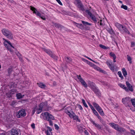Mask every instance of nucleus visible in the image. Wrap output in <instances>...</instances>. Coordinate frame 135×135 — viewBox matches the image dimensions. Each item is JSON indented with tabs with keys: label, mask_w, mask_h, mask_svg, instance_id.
<instances>
[{
	"label": "nucleus",
	"mask_w": 135,
	"mask_h": 135,
	"mask_svg": "<svg viewBox=\"0 0 135 135\" xmlns=\"http://www.w3.org/2000/svg\"><path fill=\"white\" fill-rule=\"evenodd\" d=\"M118 131L122 133H124L126 132V129L124 128L119 127L118 129L117 130Z\"/></svg>",
	"instance_id": "obj_28"
},
{
	"label": "nucleus",
	"mask_w": 135,
	"mask_h": 135,
	"mask_svg": "<svg viewBox=\"0 0 135 135\" xmlns=\"http://www.w3.org/2000/svg\"><path fill=\"white\" fill-rule=\"evenodd\" d=\"M16 103V101L13 100L12 102L11 103V106H13L15 105V104Z\"/></svg>",
	"instance_id": "obj_54"
},
{
	"label": "nucleus",
	"mask_w": 135,
	"mask_h": 135,
	"mask_svg": "<svg viewBox=\"0 0 135 135\" xmlns=\"http://www.w3.org/2000/svg\"><path fill=\"white\" fill-rule=\"evenodd\" d=\"M83 125L81 126H79L78 127V130L80 132H81L83 131V129L84 128L83 127Z\"/></svg>",
	"instance_id": "obj_33"
},
{
	"label": "nucleus",
	"mask_w": 135,
	"mask_h": 135,
	"mask_svg": "<svg viewBox=\"0 0 135 135\" xmlns=\"http://www.w3.org/2000/svg\"><path fill=\"white\" fill-rule=\"evenodd\" d=\"M54 126L55 128V129L57 130H58L59 129V127L58 126V125L56 124H55Z\"/></svg>",
	"instance_id": "obj_57"
},
{
	"label": "nucleus",
	"mask_w": 135,
	"mask_h": 135,
	"mask_svg": "<svg viewBox=\"0 0 135 135\" xmlns=\"http://www.w3.org/2000/svg\"><path fill=\"white\" fill-rule=\"evenodd\" d=\"M99 114L102 115H104V113L101 108L100 107L99 108L96 109Z\"/></svg>",
	"instance_id": "obj_25"
},
{
	"label": "nucleus",
	"mask_w": 135,
	"mask_h": 135,
	"mask_svg": "<svg viewBox=\"0 0 135 135\" xmlns=\"http://www.w3.org/2000/svg\"><path fill=\"white\" fill-rule=\"evenodd\" d=\"M89 104L92 110L94 109V108L90 103H89Z\"/></svg>",
	"instance_id": "obj_59"
},
{
	"label": "nucleus",
	"mask_w": 135,
	"mask_h": 135,
	"mask_svg": "<svg viewBox=\"0 0 135 135\" xmlns=\"http://www.w3.org/2000/svg\"><path fill=\"white\" fill-rule=\"evenodd\" d=\"M37 107H34L33 108L32 111V114L33 115L35 113V112L36 111Z\"/></svg>",
	"instance_id": "obj_49"
},
{
	"label": "nucleus",
	"mask_w": 135,
	"mask_h": 135,
	"mask_svg": "<svg viewBox=\"0 0 135 135\" xmlns=\"http://www.w3.org/2000/svg\"><path fill=\"white\" fill-rule=\"evenodd\" d=\"M127 58L128 60V61H129V63L130 64L131 63L132 61H131L132 59H131V57L130 56H129L128 55H127Z\"/></svg>",
	"instance_id": "obj_44"
},
{
	"label": "nucleus",
	"mask_w": 135,
	"mask_h": 135,
	"mask_svg": "<svg viewBox=\"0 0 135 135\" xmlns=\"http://www.w3.org/2000/svg\"><path fill=\"white\" fill-rule=\"evenodd\" d=\"M131 99L129 97H126L122 99V102L126 107H129Z\"/></svg>",
	"instance_id": "obj_6"
},
{
	"label": "nucleus",
	"mask_w": 135,
	"mask_h": 135,
	"mask_svg": "<svg viewBox=\"0 0 135 135\" xmlns=\"http://www.w3.org/2000/svg\"><path fill=\"white\" fill-rule=\"evenodd\" d=\"M78 108L80 110H82L83 109L82 106L80 105H77Z\"/></svg>",
	"instance_id": "obj_58"
},
{
	"label": "nucleus",
	"mask_w": 135,
	"mask_h": 135,
	"mask_svg": "<svg viewBox=\"0 0 135 135\" xmlns=\"http://www.w3.org/2000/svg\"><path fill=\"white\" fill-rule=\"evenodd\" d=\"M131 101L134 107H135V102H134V100L133 99H131Z\"/></svg>",
	"instance_id": "obj_51"
},
{
	"label": "nucleus",
	"mask_w": 135,
	"mask_h": 135,
	"mask_svg": "<svg viewBox=\"0 0 135 135\" xmlns=\"http://www.w3.org/2000/svg\"><path fill=\"white\" fill-rule=\"evenodd\" d=\"M93 104L96 109L100 107L99 105L95 102H93Z\"/></svg>",
	"instance_id": "obj_37"
},
{
	"label": "nucleus",
	"mask_w": 135,
	"mask_h": 135,
	"mask_svg": "<svg viewBox=\"0 0 135 135\" xmlns=\"http://www.w3.org/2000/svg\"><path fill=\"white\" fill-rule=\"evenodd\" d=\"M91 7H90V9L88 10H86L85 11L88 14L90 17L93 15L92 13L93 9H91Z\"/></svg>",
	"instance_id": "obj_22"
},
{
	"label": "nucleus",
	"mask_w": 135,
	"mask_h": 135,
	"mask_svg": "<svg viewBox=\"0 0 135 135\" xmlns=\"http://www.w3.org/2000/svg\"><path fill=\"white\" fill-rule=\"evenodd\" d=\"M127 86L128 89V91L129 90L131 91H133V89L132 88V86L129 83L128 81H126V82Z\"/></svg>",
	"instance_id": "obj_17"
},
{
	"label": "nucleus",
	"mask_w": 135,
	"mask_h": 135,
	"mask_svg": "<svg viewBox=\"0 0 135 135\" xmlns=\"http://www.w3.org/2000/svg\"><path fill=\"white\" fill-rule=\"evenodd\" d=\"M45 133L47 135H52L51 132H49L48 130L46 131Z\"/></svg>",
	"instance_id": "obj_53"
},
{
	"label": "nucleus",
	"mask_w": 135,
	"mask_h": 135,
	"mask_svg": "<svg viewBox=\"0 0 135 135\" xmlns=\"http://www.w3.org/2000/svg\"><path fill=\"white\" fill-rule=\"evenodd\" d=\"M109 124L112 128L117 131L119 127L118 125L113 123H110Z\"/></svg>",
	"instance_id": "obj_19"
},
{
	"label": "nucleus",
	"mask_w": 135,
	"mask_h": 135,
	"mask_svg": "<svg viewBox=\"0 0 135 135\" xmlns=\"http://www.w3.org/2000/svg\"><path fill=\"white\" fill-rule=\"evenodd\" d=\"M24 96V95H22L20 93H18L16 94V96L17 97V99H20L21 98H23Z\"/></svg>",
	"instance_id": "obj_23"
},
{
	"label": "nucleus",
	"mask_w": 135,
	"mask_h": 135,
	"mask_svg": "<svg viewBox=\"0 0 135 135\" xmlns=\"http://www.w3.org/2000/svg\"><path fill=\"white\" fill-rule=\"evenodd\" d=\"M90 120L93 125H94L98 129H102V127L99 124L95 123V122L93 121L91 119H90Z\"/></svg>",
	"instance_id": "obj_16"
},
{
	"label": "nucleus",
	"mask_w": 135,
	"mask_h": 135,
	"mask_svg": "<svg viewBox=\"0 0 135 135\" xmlns=\"http://www.w3.org/2000/svg\"><path fill=\"white\" fill-rule=\"evenodd\" d=\"M6 95L7 96V97L10 98L12 97V95L9 91L8 92V93H7L6 94Z\"/></svg>",
	"instance_id": "obj_50"
},
{
	"label": "nucleus",
	"mask_w": 135,
	"mask_h": 135,
	"mask_svg": "<svg viewBox=\"0 0 135 135\" xmlns=\"http://www.w3.org/2000/svg\"><path fill=\"white\" fill-rule=\"evenodd\" d=\"M120 31L122 32H124L128 34H130V32L129 31L127 28H126L125 26L123 25L122 26Z\"/></svg>",
	"instance_id": "obj_12"
},
{
	"label": "nucleus",
	"mask_w": 135,
	"mask_h": 135,
	"mask_svg": "<svg viewBox=\"0 0 135 135\" xmlns=\"http://www.w3.org/2000/svg\"><path fill=\"white\" fill-rule=\"evenodd\" d=\"M82 23L85 26H86V25H91V24L87 22H85L84 21H82Z\"/></svg>",
	"instance_id": "obj_41"
},
{
	"label": "nucleus",
	"mask_w": 135,
	"mask_h": 135,
	"mask_svg": "<svg viewBox=\"0 0 135 135\" xmlns=\"http://www.w3.org/2000/svg\"><path fill=\"white\" fill-rule=\"evenodd\" d=\"M40 105V107L44 110H48L52 108L51 107L48 106L47 103L46 101L41 103Z\"/></svg>",
	"instance_id": "obj_8"
},
{
	"label": "nucleus",
	"mask_w": 135,
	"mask_h": 135,
	"mask_svg": "<svg viewBox=\"0 0 135 135\" xmlns=\"http://www.w3.org/2000/svg\"><path fill=\"white\" fill-rule=\"evenodd\" d=\"M65 59L68 63H70L71 61V59L70 57H65Z\"/></svg>",
	"instance_id": "obj_34"
},
{
	"label": "nucleus",
	"mask_w": 135,
	"mask_h": 135,
	"mask_svg": "<svg viewBox=\"0 0 135 135\" xmlns=\"http://www.w3.org/2000/svg\"><path fill=\"white\" fill-rule=\"evenodd\" d=\"M17 83L12 82L10 83V88L12 87L16 88L17 87Z\"/></svg>",
	"instance_id": "obj_29"
},
{
	"label": "nucleus",
	"mask_w": 135,
	"mask_h": 135,
	"mask_svg": "<svg viewBox=\"0 0 135 135\" xmlns=\"http://www.w3.org/2000/svg\"><path fill=\"white\" fill-rule=\"evenodd\" d=\"M115 25L116 27L120 31L121 30V28L122 25H121L118 23L116 22L115 23Z\"/></svg>",
	"instance_id": "obj_27"
},
{
	"label": "nucleus",
	"mask_w": 135,
	"mask_h": 135,
	"mask_svg": "<svg viewBox=\"0 0 135 135\" xmlns=\"http://www.w3.org/2000/svg\"><path fill=\"white\" fill-rule=\"evenodd\" d=\"M109 124L112 128L117 131L119 127L118 125L113 123H110Z\"/></svg>",
	"instance_id": "obj_21"
},
{
	"label": "nucleus",
	"mask_w": 135,
	"mask_h": 135,
	"mask_svg": "<svg viewBox=\"0 0 135 135\" xmlns=\"http://www.w3.org/2000/svg\"><path fill=\"white\" fill-rule=\"evenodd\" d=\"M122 73L124 77H126L127 75V73L125 68L122 69Z\"/></svg>",
	"instance_id": "obj_35"
},
{
	"label": "nucleus",
	"mask_w": 135,
	"mask_h": 135,
	"mask_svg": "<svg viewBox=\"0 0 135 135\" xmlns=\"http://www.w3.org/2000/svg\"><path fill=\"white\" fill-rule=\"evenodd\" d=\"M109 68H110V69L112 71H114L115 68L113 66H112V65L110 66H109Z\"/></svg>",
	"instance_id": "obj_56"
},
{
	"label": "nucleus",
	"mask_w": 135,
	"mask_h": 135,
	"mask_svg": "<svg viewBox=\"0 0 135 135\" xmlns=\"http://www.w3.org/2000/svg\"><path fill=\"white\" fill-rule=\"evenodd\" d=\"M31 126L32 127V128L35 129V126L34 123H33L31 125Z\"/></svg>",
	"instance_id": "obj_63"
},
{
	"label": "nucleus",
	"mask_w": 135,
	"mask_h": 135,
	"mask_svg": "<svg viewBox=\"0 0 135 135\" xmlns=\"http://www.w3.org/2000/svg\"><path fill=\"white\" fill-rule=\"evenodd\" d=\"M90 84L92 90L94 91L97 95L99 96H100L101 94L100 91L95 87V84L92 82H91Z\"/></svg>",
	"instance_id": "obj_3"
},
{
	"label": "nucleus",
	"mask_w": 135,
	"mask_h": 135,
	"mask_svg": "<svg viewBox=\"0 0 135 135\" xmlns=\"http://www.w3.org/2000/svg\"><path fill=\"white\" fill-rule=\"evenodd\" d=\"M126 3L129 5H131L132 2L131 0H125Z\"/></svg>",
	"instance_id": "obj_36"
},
{
	"label": "nucleus",
	"mask_w": 135,
	"mask_h": 135,
	"mask_svg": "<svg viewBox=\"0 0 135 135\" xmlns=\"http://www.w3.org/2000/svg\"><path fill=\"white\" fill-rule=\"evenodd\" d=\"M92 20L95 23L97 22L96 18L95 16L93 15H92L90 17Z\"/></svg>",
	"instance_id": "obj_32"
},
{
	"label": "nucleus",
	"mask_w": 135,
	"mask_h": 135,
	"mask_svg": "<svg viewBox=\"0 0 135 135\" xmlns=\"http://www.w3.org/2000/svg\"><path fill=\"white\" fill-rule=\"evenodd\" d=\"M120 31L122 32H124L128 34H130V32L129 31L127 28H126L125 26L123 25L122 26Z\"/></svg>",
	"instance_id": "obj_13"
},
{
	"label": "nucleus",
	"mask_w": 135,
	"mask_h": 135,
	"mask_svg": "<svg viewBox=\"0 0 135 135\" xmlns=\"http://www.w3.org/2000/svg\"><path fill=\"white\" fill-rule=\"evenodd\" d=\"M42 49L43 50L48 54L51 57L53 58L54 60L56 61L57 60L58 57L55 54H54L50 50L46 49V48H42Z\"/></svg>",
	"instance_id": "obj_2"
},
{
	"label": "nucleus",
	"mask_w": 135,
	"mask_h": 135,
	"mask_svg": "<svg viewBox=\"0 0 135 135\" xmlns=\"http://www.w3.org/2000/svg\"><path fill=\"white\" fill-rule=\"evenodd\" d=\"M57 2L61 5H62V3L61 2L60 0H56Z\"/></svg>",
	"instance_id": "obj_61"
},
{
	"label": "nucleus",
	"mask_w": 135,
	"mask_h": 135,
	"mask_svg": "<svg viewBox=\"0 0 135 135\" xmlns=\"http://www.w3.org/2000/svg\"><path fill=\"white\" fill-rule=\"evenodd\" d=\"M99 46L101 48L104 49H109V47H107L103 45L102 44L99 45Z\"/></svg>",
	"instance_id": "obj_38"
},
{
	"label": "nucleus",
	"mask_w": 135,
	"mask_h": 135,
	"mask_svg": "<svg viewBox=\"0 0 135 135\" xmlns=\"http://www.w3.org/2000/svg\"><path fill=\"white\" fill-rule=\"evenodd\" d=\"M4 45L6 47H7V48L8 49V50H10V49H9V47L7 45V44H6L7 43L6 42V41H5V40H4Z\"/></svg>",
	"instance_id": "obj_46"
},
{
	"label": "nucleus",
	"mask_w": 135,
	"mask_h": 135,
	"mask_svg": "<svg viewBox=\"0 0 135 135\" xmlns=\"http://www.w3.org/2000/svg\"><path fill=\"white\" fill-rule=\"evenodd\" d=\"M120 31L122 32H124L128 34H130V32L129 31L127 28H126L125 26L123 25L122 26Z\"/></svg>",
	"instance_id": "obj_14"
},
{
	"label": "nucleus",
	"mask_w": 135,
	"mask_h": 135,
	"mask_svg": "<svg viewBox=\"0 0 135 135\" xmlns=\"http://www.w3.org/2000/svg\"><path fill=\"white\" fill-rule=\"evenodd\" d=\"M17 90L15 89H13L10 90L9 91L12 94H13L17 92Z\"/></svg>",
	"instance_id": "obj_39"
},
{
	"label": "nucleus",
	"mask_w": 135,
	"mask_h": 135,
	"mask_svg": "<svg viewBox=\"0 0 135 135\" xmlns=\"http://www.w3.org/2000/svg\"><path fill=\"white\" fill-rule=\"evenodd\" d=\"M3 40H5V41H6V42L7 43H8L9 45H10V46L11 47H12L13 48H14V47L13 46H12V45L11 44V43L9 41H8L4 38H3Z\"/></svg>",
	"instance_id": "obj_40"
},
{
	"label": "nucleus",
	"mask_w": 135,
	"mask_h": 135,
	"mask_svg": "<svg viewBox=\"0 0 135 135\" xmlns=\"http://www.w3.org/2000/svg\"><path fill=\"white\" fill-rule=\"evenodd\" d=\"M76 77H77L78 79V81H79L80 82L82 85L85 88H86L88 86L86 83H85L83 78L81 77L80 75H76Z\"/></svg>",
	"instance_id": "obj_10"
},
{
	"label": "nucleus",
	"mask_w": 135,
	"mask_h": 135,
	"mask_svg": "<svg viewBox=\"0 0 135 135\" xmlns=\"http://www.w3.org/2000/svg\"><path fill=\"white\" fill-rule=\"evenodd\" d=\"M119 85L120 87L124 89L126 91H128V89L126 86L125 85L122 84H119Z\"/></svg>",
	"instance_id": "obj_30"
},
{
	"label": "nucleus",
	"mask_w": 135,
	"mask_h": 135,
	"mask_svg": "<svg viewBox=\"0 0 135 135\" xmlns=\"http://www.w3.org/2000/svg\"><path fill=\"white\" fill-rule=\"evenodd\" d=\"M65 112L69 115L70 117L71 118L72 117V116H73V115L71 114L70 112L68 110H65Z\"/></svg>",
	"instance_id": "obj_42"
},
{
	"label": "nucleus",
	"mask_w": 135,
	"mask_h": 135,
	"mask_svg": "<svg viewBox=\"0 0 135 135\" xmlns=\"http://www.w3.org/2000/svg\"><path fill=\"white\" fill-rule=\"evenodd\" d=\"M118 74L119 77L121 78V79H122L123 78V76L122 75L121 72L120 71H118Z\"/></svg>",
	"instance_id": "obj_43"
},
{
	"label": "nucleus",
	"mask_w": 135,
	"mask_h": 135,
	"mask_svg": "<svg viewBox=\"0 0 135 135\" xmlns=\"http://www.w3.org/2000/svg\"><path fill=\"white\" fill-rule=\"evenodd\" d=\"M84 133L85 135H89V133L86 130H85Z\"/></svg>",
	"instance_id": "obj_64"
},
{
	"label": "nucleus",
	"mask_w": 135,
	"mask_h": 135,
	"mask_svg": "<svg viewBox=\"0 0 135 135\" xmlns=\"http://www.w3.org/2000/svg\"><path fill=\"white\" fill-rule=\"evenodd\" d=\"M12 71V68H9L8 69V73L9 74L11 73Z\"/></svg>",
	"instance_id": "obj_60"
},
{
	"label": "nucleus",
	"mask_w": 135,
	"mask_h": 135,
	"mask_svg": "<svg viewBox=\"0 0 135 135\" xmlns=\"http://www.w3.org/2000/svg\"><path fill=\"white\" fill-rule=\"evenodd\" d=\"M3 34L6 36L7 38L9 39H12L13 38V35L11 32L7 29H3L2 31Z\"/></svg>",
	"instance_id": "obj_1"
},
{
	"label": "nucleus",
	"mask_w": 135,
	"mask_h": 135,
	"mask_svg": "<svg viewBox=\"0 0 135 135\" xmlns=\"http://www.w3.org/2000/svg\"><path fill=\"white\" fill-rule=\"evenodd\" d=\"M92 110L93 111V113L96 116H98L99 114L97 112V111L95 110V109H94V110Z\"/></svg>",
	"instance_id": "obj_52"
},
{
	"label": "nucleus",
	"mask_w": 135,
	"mask_h": 135,
	"mask_svg": "<svg viewBox=\"0 0 135 135\" xmlns=\"http://www.w3.org/2000/svg\"><path fill=\"white\" fill-rule=\"evenodd\" d=\"M41 115L43 116H45L46 117L45 120L47 121L54 120L55 119L54 117L48 112L42 113Z\"/></svg>",
	"instance_id": "obj_4"
},
{
	"label": "nucleus",
	"mask_w": 135,
	"mask_h": 135,
	"mask_svg": "<svg viewBox=\"0 0 135 135\" xmlns=\"http://www.w3.org/2000/svg\"><path fill=\"white\" fill-rule=\"evenodd\" d=\"M76 6L79 10L83 11L85 10L84 5L80 0H76Z\"/></svg>",
	"instance_id": "obj_9"
},
{
	"label": "nucleus",
	"mask_w": 135,
	"mask_h": 135,
	"mask_svg": "<svg viewBox=\"0 0 135 135\" xmlns=\"http://www.w3.org/2000/svg\"><path fill=\"white\" fill-rule=\"evenodd\" d=\"M53 24V26H55L56 27L58 28H60V30H61L62 29L64 28V27L61 25L60 24L57 23H55L52 22Z\"/></svg>",
	"instance_id": "obj_15"
},
{
	"label": "nucleus",
	"mask_w": 135,
	"mask_h": 135,
	"mask_svg": "<svg viewBox=\"0 0 135 135\" xmlns=\"http://www.w3.org/2000/svg\"><path fill=\"white\" fill-rule=\"evenodd\" d=\"M135 46V43L134 42H131V47H133L134 46Z\"/></svg>",
	"instance_id": "obj_62"
},
{
	"label": "nucleus",
	"mask_w": 135,
	"mask_h": 135,
	"mask_svg": "<svg viewBox=\"0 0 135 135\" xmlns=\"http://www.w3.org/2000/svg\"><path fill=\"white\" fill-rule=\"evenodd\" d=\"M109 54H110V56L112 57H113V58H114V59H115V58L116 57L114 53H113L112 52H111Z\"/></svg>",
	"instance_id": "obj_47"
},
{
	"label": "nucleus",
	"mask_w": 135,
	"mask_h": 135,
	"mask_svg": "<svg viewBox=\"0 0 135 135\" xmlns=\"http://www.w3.org/2000/svg\"><path fill=\"white\" fill-rule=\"evenodd\" d=\"M26 113L25 109H21L18 112L17 116L18 118H22L26 116Z\"/></svg>",
	"instance_id": "obj_7"
},
{
	"label": "nucleus",
	"mask_w": 135,
	"mask_h": 135,
	"mask_svg": "<svg viewBox=\"0 0 135 135\" xmlns=\"http://www.w3.org/2000/svg\"><path fill=\"white\" fill-rule=\"evenodd\" d=\"M89 65L90 66H91L94 68L95 69L97 70H99L101 71V69L99 67L97 66L96 65H94L91 63H90L89 64Z\"/></svg>",
	"instance_id": "obj_24"
},
{
	"label": "nucleus",
	"mask_w": 135,
	"mask_h": 135,
	"mask_svg": "<svg viewBox=\"0 0 135 135\" xmlns=\"http://www.w3.org/2000/svg\"><path fill=\"white\" fill-rule=\"evenodd\" d=\"M38 106L39 107V108H38L37 107L36 113L37 114L40 113L42 112V108L40 107V105H39Z\"/></svg>",
	"instance_id": "obj_26"
},
{
	"label": "nucleus",
	"mask_w": 135,
	"mask_h": 135,
	"mask_svg": "<svg viewBox=\"0 0 135 135\" xmlns=\"http://www.w3.org/2000/svg\"><path fill=\"white\" fill-rule=\"evenodd\" d=\"M30 9L33 11V13H35L37 16L40 17L42 19L44 20H45L46 18L44 16H42L41 14L37 9L31 6L30 7Z\"/></svg>",
	"instance_id": "obj_5"
},
{
	"label": "nucleus",
	"mask_w": 135,
	"mask_h": 135,
	"mask_svg": "<svg viewBox=\"0 0 135 135\" xmlns=\"http://www.w3.org/2000/svg\"><path fill=\"white\" fill-rule=\"evenodd\" d=\"M109 124L112 128L117 131L119 127L118 125L113 123H110Z\"/></svg>",
	"instance_id": "obj_18"
},
{
	"label": "nucleus",
	"mask_w": 135,
	"mask_h": 135,
	"mask_svg": "<svg viewBox=\"0 0 135 135\" xmlns=\"http://www.w3.org/2000/svg\"><path fill=\"white\" fill-rule=\"evenodd\" d=\"M82 103L84 105V106L86 108L88 107V106L87 105V104H86L85 100L84 99H83L82 100Z\"/></svg>",
	"instance_id": "obj_48"
},
{
	"label": "nucleus",
	"mask_w": 135,
	"mask_h": 135,
	"mask_svg": "<svg viewBox=\"0 0 135 135\" xmlns=\"http://www.w3.org/2000/svg\"><path fill=\"white\" fill-rule=\"evenodd\" d=\"M121 8L126 10H127L128 9L126 5H124L123 4H122L121 6Z\"/></svg>",
	"instance_id": "obj_45"
},
{
	"label": "nucleus",
	"mask_w": 135,
	"mask_h": 135,
	"mask_svg": "<svg viewBox=\"0 0 135 135\" xmlns=\"http://www.w3.org/2000/svg\"><path fill=\"white\" fill-rule=\"evenodd\" d=\"M109 124L112 128L117 131L119 127L118 125L113 123H110Z\"/></svg>",
	"instance_id": "obj_20"
},
{
	"label": "nucleus",
	"mask_w": 135,
	"mask_h": 135,
	"mask_svg": "<svg viewBox=\"0 0 135 135\" xmlns=\"http://www.w3.org/2000/svg\"><path fill=\"white\" fill-rule=\"evenodd\" d=\"M39 86L41 88L44 89L46 87V86L43 83H37Z\"/></svg>",
	"instance_id": "obj_31"
},
{
	"label": "nucleus",
	"mask_w": 135,
	"mask_h": 135,
	"mask_svg": "<svg viewBox=\"0 0 135 135\" xmlns=\"http://www.w3.org/2000/svg\"><path fill=\"white\" fill-rule=\"evenodd\" d=\"M130 131L132 135H135V131L133 129H131Z\"/></svg>",
	"instance_id": "obj_55"
},
{
	"label": "nucleus",
	"mask_w": 135,
	"mask_h": 135,
	"mask_svg": "<svg viewBox=\"0 0 135 135\" xmlns=\"http://www.w3.org/2000/svg\"><path fill=\"white\" fill-rule=\"evenodd\" d=\"M19 130L17 128H12L9 135H18Z\"/></svg>",
	"instance_id": "obj_11"
}]
</instances>
